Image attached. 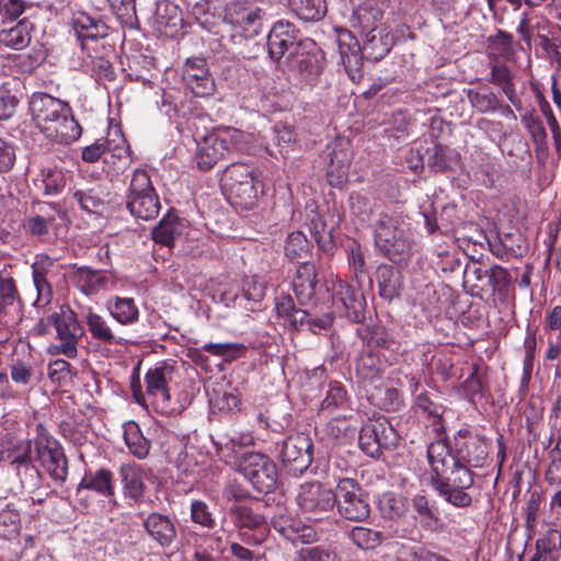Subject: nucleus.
<instances>
[{"label": "nucleus", "mask_w": 561, "mask_h": 561, "mask_svg": "<svg viewBox=\"0 0 561 561\" xmlns=\"http://www.w3.org/2000/svg\"><path fill=\"white\" fill-rule=\"evenodd\" d=\"M467 98L478 112L491 113L499 108L500 101L489 87L467 90Z\"/></svg>", "instance_id": "obj_39"}, {"label": "nucleus", "mask_w": 561, "mask_h": 561, "mask_svg": "<svg viewBox=\"0 0 561 561\" xmlns=\"http://www.w3.org/2000/svg\"><path fill=\"white\" fill-rule=\"evenodd\" d=\"M458 435L460 438H455V448L451 450L454 461L472 468L483 467L488 457L484 442L479 437H466L461 432Z\"/></svg>", "instance_id": "obj_18"}, {"label": "nucleus", "mask_w": 561, "mask_h": 561, "mask_svg": "<svg viewBox=\"0 0 561 561\" xmlns=\"http://www.w3.org/2000/svg\"><path fill=\"white\" fill-rule=\"evenodd\" d=\"M399 442V435L386 419L369 421L363 425L358 444L360 449L370 457H379L382 449H393Z\"/></svg>", "instance_id": "obj_10"}, {"label": "nucleus", "mask_w": 561, "mask_h": 561, "mask_svg": "<svg viewBox=\"0 0 561 561\" xmlns=\"http://www.w3.org/2000/svg\"><path fill=\"white\" fill-rule=\"evenodd\" d=\"M19 297V293L15 286V282L12 277L0 275V304L5 309L8 306H12L15 299Z\"/></svg>", "instance_id": "obj_61"}, {"label": "nucleus", "mask_w": 561, "mask_h": 561, "mask_svg": "<svg viewBox=\"0 0 561 561\" xmlns=\"http://www.w3.org/2000/svg\"><path fill=\"white\" fill-rule=\"evenodd\" d=\"M156 193L148 172L144 169H136L130 178L125 199Z\"/></svg>", "instance_id": "obj_49"}, {"label": "nucleus", "mask_w": 561, "mask_h": 561, "mask_svg": "<svg viewBox=\"0 0 561 561\" xmlns=\"http://www.w3.org/2000/svg\"><path fill=\"white\" fill-rule=\"evenodd\" d=\"M124 440L130 451L138 459H144L150 450V440L147 439L137 423L128 422L124 425Z\"/></svg>", "instance_id": "obj_36"}, {"label": "nucleus", "mask_w": 561, "mask_h": 561, "mask_svg": "<svg viewBox=\"0 0 561 561\" xmlns=\"http://www.w3.org/2000/svg\"><path fill=\"white\" fill-rule=\"evenodd\" d=\"M360 36L363 38L362 55L374 62L381 60L394 44V36L388 26H379L378 30Z\"/></svg>", "instance_id": "obj_21"}, {"label": "nucleus", "mask_w": 561, "mask_h": 561, "mask_svg": "<svg viewBox=\"0 0 561 561\" xmlns=\"http://www.w3.org/2000/svg\"><path fill=\"white\" fill-rule=\"evenodd\" d=\"M233 526L238 529L255 530L266 525V517L245 504H233L228 510Z\"/></svg>", "instance_id": "obj_27"}, {"label": "nucleus", "mask_w": 561, "mask_h": 561, "mask_svg": "<svg viewBox=\"0 0 561 561\" xmlns=\"http://www.w3.org/2000/svg\"><path fill=\"white\" fill-rule=\"evenodd\" d=\"M350 538L354 545L360 549H375L382 542V534L366 527H354L350 533Z\"/></svg>", "instance_id": "obj_50"}, {"label": "nucleus", "mask_w": 561, "mask_h": 561, "mask_svg": "<svg viewBox=\"0 0 561 561\" xmlns=\"http://www.w3.org/2000/svg\"><path fill=\"white\" fill-rule=\"evenodd\" d=\"M266 284L257 276H247L242 283L243 296L250 301H261L265 296Z\"/></svg>", "instance_id": "obj_59"}, {"label": "nucleus", "mask_w": 561, "mask_h": 561, "mask_svg": "<svg viewBox=\"0 0 561 561\" xmlns=\"http://www.w3.org/2000/svg\"><path fill=\"white\" fill-rule=\"evenodd\" d=\"M175 367L168 362H160L145 375L146 390L161 403L170 401L168 383L172 380Z\"/></svg>", "instance_id": "obj_20"}, {"label": "nucleus", "mask_w": 561, "mask_h": 561, "mask_svg": "<svg viewBox=\"0 0 561 561\" xmlns=\"http://www.w3.org/2000/svg\"><path fill=\"white\" fill-rule=\"evenodd\" d=\"M333 302L342 308L343 314L354 323H362L366 318V299L360 290L354 289L346 282L337 280L333 285Z\"/></svg>", "instance_id": "obj_14"}, {"label": "nucleus", "mask_w": 561, "mask_h": 561, "mask_svg": "<svg viewBox=\"0 0 561 561\" xmlns=\"http://www.w3.org/2000/svg\"><path fill=\"white\" fill-rule=\"evenodd\" d=\"M296 561H334V559L325 549L307 547L298 551Z\"/></svg>", "instance_id": "obj_64"}, {"label": "nucleus", "mask_w": 561, "mask_h": 561, "mask_svg": "<svg viewBox=\"0 0 561 561\" xmlns=\"http://www.w3.org/2000/svg\"><path fill=\"white\" fill-rule=\"evenodd\" d=\"M356 334L368 347L389 348L393 343L389 332L380 325H366L358 328Z\"/></svg>", "instance_id": "obj_44"}, {"label": "nucleus", "mask_w": 561, "mask_h": 561, "mask_svg": "<svg viewBox=\"0 0 561 561\" xmlns=\"http://www.w3.org/2000/svg\"><path fill=\"white\" fill-rule=\"evenodd\" d=\"M491 82L500 85L508 100L514 103L515 89L511 71L505 65H494L492 67Z\"/></svg>", "instance_id": "obj_54"}, {"label": "nucleus", "mask_w": 561, "mask_h": 561, "mask_svg": "<svg viewBox=\"0 0 561 561\" xmlns=\"http://www.w3.org/2000/svg\"><path fill=\"white\" fill-rule=\"evenodd\" d=\"M454 151L444 145L435 144L426 149L427 164L434 172H444L450 168Z\"/></svg>", "instance_id": "obj_46"}, {"label": "nucleus", "mask_w": 561, "mask_h": 561, "mask_svg": "<svg viewBox=\"0 0 561 561\" xmlns=\"http://www.w3.org/2000/svg\"><path fill=\"white\" fill-rule=\"evenodd\" d=\"M48 321L55 327L59 344L48 347L51 355L62 354L68 358H76L78 355V343L83 335V328L77 320L75 312L58 313L54 312L48 317Z\"/></svg>", "instance_id": "obj_9"}, {"label": "nucleus", "mask_w": 561, "mask_h": 561, "mask_svg": "<svg viewBox=\"0 0 561 561\" xmlns=\"http://www.w3.org/2000/svg\"><path fill=\"white\" fill-rule=\"evenodd\" d=\"M32 23L27 19L19 21L14 26L0 31V43L20 50L31 42Z\"/></svg>", "instance_id": "obj_30"}, {"label": "nucleus", "mask_w": 561, "mask_h": 561, "mask_svg": "<svg viewBox=\"0 0 561 561\" xmlns=\"http://www.w3.org/2000/svg\"><path fill=\"white\" fill-rule=\"evenodd\" d=\"M432 488L437 494L444 499L448 504H451L458 508L469 507L472 503V497L467 493L468 489H460L458 486H451L447 482L434 483L431 482Z\"/></svg>", "instance_id": "obj_38"}, {"label": "nucleus", "mask_w": 561, "mask_h": 561, "mask_svg": "<svg viewBox=\"0 0 561 561\" xmlns=\"http://www.w3.org/2000/svg\"><path fill=\"white\" fill-rule=\"evenodd\" d=\"M488 283L493 291L506 296L512 284V277L507 270L500 265H494L488 270Z\"/></svg>", "instance_id": "obj_53"}, {"label": "nucleus", "mask_w": 561, "mask_h": 561, "mask_svg": "<svg viewBox=\"0 0 561 561\" xmlns=\"http://www.w3.org/2000/svg\"><path fill=\"white\" fill-rule=\"evenodd\" d=\"M550 463L546 470V480L550 484L561 482V449L559 444L550 451Z\"/></svg>", "instance_id": "obj_62"}, {"label": "nucleus", "mask_w": 561, "mask_h": 561, "mask_svg": "<svg viewBox=\"0 0 561 561\" xmlns=\"http://www.w3.org/2000/svg\"><path fill=\"white\" fill-rule=\"evenodd\" d=\"M318 279L313 263L304 261L299 264L293 279V289L300 305L309 304L316 295Z\"/></svg>", "instance_id": "obj_23"}, {"label": "nucleus", "mask_w": 561, "mask_h": 561, "mask_svg": "<svg viewBox=\"0 0 561 561\" xmlns=\"http://www.w3.org/2000/svg\"><path fill=\"white\" fill-rule=\"evenodd\" d=\"M462 389L466 397L474 402L477 399L484 397L488 390V383L485 380V373L480 365H473L472 371L462 383Z\"/></svg>", "instance_id": "obj_43"}, {"label": "nucleus", "mask_w": 561, "mask_h": 561, "mask_svg": "<svg viewBox=\"0 0 561 561\" xmlns=\"http://www.w3.org/2000/svg\"><path fill=\"white\" fill-rule=\"evenodd\" d=\"M412 507L417 513L423 527L428 529H436L438 527L439 518L434 514L425 495H414L412 499Z\"/></svg>", "instance_id": "obj_52"}, {"label": "nucleus", "mask_w": 561, "mask_h": 561, "mask_svg": "<svg viewBox=\"0 0 561 561\" xmlns=\"http://www.w3.org/2000/svg\"><path fill=\"white\" fill-rule=\"evenodd\" d=\"M71 278L87 295L95 294L107 283V278L101 271L92 270L88 266L77 267L72 272Z\"/></svg>", "instance_id": "obj_31"}, {"label": "nucleus", "mask_w": 561, "mask_h": 561, "mask_svg": "<svg viewBox=\"0 0 561 561\" xmlns=\"http://www.w3.org/2000/svg\"><path fill=\"white\" fill-rule=\"evenodd\" d=\"M34 445L36 457L49 477L64 482L68 476V460L59 442L42 424L37 425Z\"/></svg>", "instance_id": "obj_7"}, {"label": "nucleus", "mask_w": 561, "mask_h": 561, "mask_svg": "<svg viewBox=\"0 0 561 561\" xmlns=\"http://www.w3.org/2000/svg\"><path fill=\"white\" fill-rule=\"evenodd\" d=\"M377 252L399 268L405 267L413 256L414 240L402 216L380 213L371 224Z\"/></svg>", "instance_id": "obj_2"}, {"label": "nucleus", "mask_w": 561, "mask_h": 561, "mask_svg": "<svg viewBox=\"0 0 561 561\" xmlns=\"http://www.w3.org/2000/svg\"><path fill=\"white\" fill-rule=\"evenodd\" d=\"M71 376V365L65 359L58 358L49 363L48 377L53 382L61 383Z\"/></svg>", "instance_id": "obj_63"}, {"label": "nucleus", "mask_w": 561, "mask_h": 561, "mask_svg": "<svg viewBox=\"0 0 561 561\" xmlns=\"http://www.w3.org/2000/svg\"><path fill=\"white\" fill-rule=\"evenodd\" d=\"M53 265L54 260L46 254L37 255L35 262L32 264L33 283L37 291L35 300L36 307H45L50 304L53 299V288L47 280V273Z\"/></svg>", "instance_id": "obj_22"}, {"label": "nucleus", "mask_w": 561, "mask_h": 561, "mask_svg": "<svg viewBox=\"0 0 561 561\" xmlns=\"http://www.w3.org/2000/svg\"><path fill=\"white\" fill-rule=\"evenodd\" d=\"M30 111L36 128L54 142L69 145L82 134L69 104L47 93L33 94Z\"/></svg>", "instance_id": "obj_1"}, {"label": "nucleus", "mask_w": 561, "mask_h": 561, "mask_svg": "<svg viewBox=\"0 0 561 561\" xmlns=\"http://www.w3.org/2000/svg\"><path fill=\"white\" fill-rule=\"evenodd\" d=\"M110 192L106 185L94 183L73 192V198L87 213L102 214L106 207Z\"/></svg>", "instance_id": "obj_24"}, {"label": "nucleus", "mask_w": 561, "mask_h": 561, "mask_svg": "<svg viewBox=\"0 0 561 561\" xmlns=\"http://www.w3.org/2000/svg\"><path fill=\"white\" fill-rule=\"evenodd\" d=\"M288 71L294 79V85L313 87L322 72V57L318 53L296 50L286 59Z\"/></svg>", "instance_id": "obj_13"}, {"label": "nucleus", "mask_w": 561, "mask_h": 561, "mask_svg": "<svg viewBox=\"0 0 561 561\" xmlns=\"http://www.w3.org/2000/svg\"><path fill=\"white\" fill-rule=\"evenodd\" d=\"M427 459L432 469L431 482H447L451 486L470 489L474 483L472 467L455 462L451 448L445 440H436L427 447Z\"/></svg>", "instance_id": "obj_3"}, {"label": "nucleus", "mask_w": 561, "mask_h": 561, "mask_svg": "<svg viewBox=\"0 0 561 561\" xmlns=\"http://www.w3.org/2000/svg\"><path fill=\"white\" fill-rule=\"evenodd\" d=\"M121 477L127 495L134 501L140 500L145 492L142 469L137 465H124L121 467Z\"/></svg>", "instance_id": "obj_35"}, {"label": "nucleus", "mask_w": 561, "mask_h": 561, "mask_svg": "<svg viewBox=\"0 0 561 561\" xmlns=\"http://www.w3.org/2000/svg\"><path fill=\"white\" fill-rule=\"evenodd\" d=\"M379 296L386 300L398 298L403 288L400 270L388 264H380L376 271Z\"/></svg>", "instance_id": "obj_25"}, {"label": "nucleus", "mask_w": 561, "mask_h": 561, "mask_svg": "<svg viewBox=\"0 0 561 561\" xmlns=\"http://www.w3.org/2000/svg\"><path fill=\"white\" fill-rule=\"evenodd\" d=\"M233 149L230 130L206 135L198 144L196 163L199 170L209 171Z\"/></svg>", "instance_id": "obj_12"}, {"label": "nucleus", "mask_w": 561, "mask_h": 561, "mask_svg": "<svg viewBox=\"0 0 561 561\" xmlns=\"http://www.w3.org/2000/svg\"><path fill=\"white\" fill-rule=\"evenodd\" d=\"M0 461L13 466L18 476H39V471L33 465L32 442L22 439L18 442L7 440L0 445Z\"/></svg>", "instance_id": "obj_15"}, {"label": "nucleus", "mask_w": 561, "mask_h": 561, "mask_svg": "<svg viewBox=\"0 0 561 561\" xmlns=\"http://www.w3.org/2000/svg\"><path fill=\"white\" fill-rule=\"evenodd\" d=\"M83 490H92L104 496L113 495V473L107 469H100L94 474H85L77 488V493Z\"/></svg>", "instance_id": "obj_33"}, {"label": "nucleus", "mask_w": 561, "mask_h": 561, "mask_svg": "<svg viewBox=\"0 0 561 561\" xmlns=\"http://www.w3.org/2000/svg\"><path fill=\"white\" fill-rule=\"evenodd\" d=\"M335 506L341 517L351 522H364L370 515L367 493L354 479H341L335 486Z\"/></svg>", "instance_id": "obj_5"}, {"label": "nucleus", "mask_w": 561, "mask_h": 561, "mask_svg": "<svg viewBox=\"0 0 561 561\" xmlns=\"http://www.w3.org/2000/svg\"><path fill=\"white\" fill-rule=\"evenodd\" d=\"M291 11L302 21L314 22L327 13L325 0H288Z\"/></svg>", "instance_id": "obj_37"}, {"label": "nucleus", "mask_w": 561, "mask_h": 561, "mask_svg": "<svg viewBox=\"0 0 561 561\" xmlns=\"http://www.w3.org/2000/svg\"><path fill=\"white\" fill-rule=\"evenodd\" d=\"M381 360L370 350L363 351L356 358V374L363 380H375L381 375Z\"/></svg>", "instance_id": "obj_41"}, {"label": "nucleus", "mask_w": 561, "mask_h": 561, "mask_svg": "<svg viewBox=\"0 0 561 561\" xmlns=\"http://www.w3.org/2000/svg\"><path fill=\"white\" fill-rule=\"evenodd\" d=\"M238 470L259 493L268 494L277 486L276 463L265 454L254 451L242 454L238 460Z\"/></svg>", "instance_id": "obj_4"}, {"label": "nucleus", "mask_w": 561, "mask_h": 561, "mask_svg": "<svg viewBox=\"0 0 561 561\" xmlns=\"http://www.w3.org/2000/svg\"><path fill=\"white\" fill-rule=\"evenodd\" d=\"M126 208L129 213L142 220H151L156 218L160 211V201L156 193L136 196L126 199Z\"/></svg>", "instance_id": "obj_29"}, {"label": "nucleus", "mask_w": 561, "mask_h": 561, "mask_svg": "<svg viewBox=\"0 0 561 561\" xmlns=\"http://www.w3.org/2000/svg\"><path fill=\"white\" fill-rule=\"evenodd\" d=\"M107 2L123 24L131 26L137 21L136 0H107Z\"/></svg>", "instance_id": "obj_56"}, {"label": "nucleus", "mask_w": 561, "mask_h": 561, "mask_svg": "<svg viewBox=\"0 0 561 561\" xmlns=\"http://www.w3.org/2000/svg\"><path fill=\"white\" fill-rule=\"evenodd\" d=\"M379 510L388 519H400L408 513V500L402 495L387 492L379 500Z\"/></svg>", "instance_id": "obj_40"}, {"label": "nucleus", "mask_w": 561, "mask_h": 561, "mask_svg": "<svg viewBox=\"0 0 561 561\" xmlns=\"http://www.w3.org/2000/svg\"><path fill=\"white\" fill-rule=\"evenodd\" d=\"M276 308L279 316L284 317L295 329H299L304 325L308 327L310 318L309 311L297 308L290 297L278 302Z\"/></svg>", "instance_id": "obj_48"}, {"label": "nucleus", "mask_w": 561, "mask_h": 561, "mask_svg": "<svg viewBox=\"0 0 561 561\" xmlns=\"http://www.w3.org/2000/svg\"><path fill=\"white\" fill-rule=\"evenodd\" d=\"M226 193L231 205L240 209L250 210L257 204L262 188L260 187V182L254 178L243 182V184H234V187Z\"/></svg>", "instance_id": "obj_26"}, {"label": "nucleus", "mask_w": 561, "mask_h": 561, "mask_svg": "<svg viewBox=\"0 0 561 561\" xmlns=\"http://www.w3.org/2000/svg\"><path fill=\"white\" fill-rule=\"evenodd\" d=\"M20 527V515L9 507L0 511V536L10 538L18 534Z\"/></svg>", "instance_id": "obj_60"}, {"label": "nucleus", "mask_w": 561, "mask_h": 561, "mask_svg": "<svg viewBox=\"0 0 561 561\" xmlns=\"http://www.w3.org/2000/svg\"><path fill=\"white\" fill-rule=\"evenodd\" d=\"M297 34L295 26L288 21H277L267 35L268 55L274 61L280 58L295 46Z\"/></svg>", "instance_id": "obj_19"}, {"label": "nucleus", "mask_w": 561, "mask_h": 561, "mask_svg": "<svg viewBox=\"0 0 561 561\" xmlns=\"http://www.w3.org/2000/svg\"><path fill=\"white\" fill-rule=\"evenodd\" d=\"M346 403V391L339 382H331L325 398L321 403L322 411L332 412Z\"/></svg>", "instance_id": "obj_58"}, {"label": "nucleus", "mask_w": 561, "mask_h": 561, "mask_svg": "<svg viewBox=\"0 0 561 561\" xmlns=\"http://www.w3.org/2000/svg\"><path fill=\"white\" fill-rule=\"evenodd\" d=\"M263 15L262 9L232 0L225 7L224 22L232 27L233 36L249 39L262 32Z\"/></svg>", "instance_id": "obj_8"}, {"label": "nucleus", "mask_w": 561, "mask_h": 561, "mask_svg": "<svg viewBox=\"0 0 561 561\" xmlns=\"http://www.w3.org/2000/svg\"><path fill=\"white\" fill-rule=\"evenodd\" d=\"M297 503L311 518L321 519L335 506V490L332 491L319 482L305 483L300 486Z\"/></svg>", "instance_id": "obj_11"}, {"label": "nucleus", "mask_w": 561, "mask_h": 561, "mask_svg": "<svg viewBox=\"0 0 561 561\" xmlns=\"http://www.w3.org/2000/svg\"><path fill=\"white\" fill-rule=\"evenodd\" d=\"M310 229L319 248L329 250L332 247V230L328 229L327 222L322 216L316 214L311 218Z\"/></svg>", "instance_id": "obj_57"}, {"label": "nucleus", "mask_w": 561, "mask_h": 561, "mask_svg": "<svg viewBox=\"0 0 561 561\" xmlns=\"http://www.w3.org/2000/svg\"><path fill=\"white\" fill-rule=\"evenodd\" d=\"M87 324L92 337L104 344L124 345L127 342L124 337L116 336L107 322L96 313L89 312Z\"/></svg>", "instance_id": "obj_34"}, {"label": "nucleus", "mask_w": 561, "mask_h": 561, "mask_svg": "<svg viewBox=\"0 0 561 561\" xmlns=\"http://www.w3.org/2000/svg\"><path fill=\"white\" fill-rule=\"evenodd\" d=\"M311 244L301 231L289 233L285 241V255L293 262L306 260L309 256Z\"/></svg>", "instance_id": "obj_42"}, {"label": "nucleus", "mask_w": 561, "mask_h": 561, "mask_svg": "<svg viewBox=\"0 0 561 561\" xmlns=\"http://www.w3.org/2000/svg\"><path fill=\"white\" fill-rule=\"evenodd\" d=\"M108 310L114 319L122 324H129L138 319V309L131 298H116L108 302Z\"/></svg>", "instance_id": "obj_47"}, {"label": "nucleus", "mask_w": 561, "mask_h": 561, "mask_svg": "<svg viewBox=\"0 0 561 561\" xmlns=\"http://www.w3.org/2000/svg\"><path fill=\"white\" fill-rule=\"evenodd\" d=\"M383 11L369 3H363L354 10L353 26L358 28L359 35L374 32L379 26H387L383 22Z\"/></svg>", "instance_id": "obj_28"}, {"label": "nucleus", "mask_w": 561, "mask_h": 561, "mask_svg": "<svg viewBox=\"0 0 561 561\" xmlns=\"http://www.w3.org/2000/svg\"><path fill=\"white\" fill-rule=\"evenodd\" d=\"M183 80L194 95L203 98L210 95L215 90L207 62L204 58H188L183 67Z\"/></svg>", "instance_id": "obj_17"}, {"label": "nucleus", "mask_w": 561, "mask_h": 561, "mask_svg": "<svg viewBox=\"0 0 561 561\" xmlns=\"http://www.w3.org/2000/svg\"><path fill=\"white\" fill-rule=\"evenodd\" d=\"M142 520V527L149 538L160 548H170L178 537L175 520L168 514L151 512L145 516L139 514Z\"/></svg>", "instance_id": "obj_16"}, {"label": "nucleus", "mask_w": 561, "mask_h": 561, "mask_svg": "<svg viewBox=\"0 0 561 561\" xmlns=\"http://www.w3.org/2000/svg\"><path fill=\"white\" fill-rule=\"evenodd\" d=\"M181 222L179 217L169 211L151 232L156 243L172 247L176 236L181 234Z\"/></svg>", "instance_id": "obj_32"}, {"label": "nucleus", "mask_w": 561, "mask_h": 561, "mask_svg": "<svg viewBox=\"0 0 561 561\" xmlns=\"http://www.w3.org/2000/svg\"><path fill=\"white\" fill-rule=\"evenodd\" d=\"M191 519L194 524L207 529L216 526V519L209 506L202 500H194L191 503Z\"/></svg>", "instance_id": "obj_55"}, {"label": "nucleus", "mask_w": 561, "mask_h": 561, "mask_svg": "<svg viewBox=\"0 0 561 561\" xmlns=\"http://www.w3.org/2000/svg\"><path fill=\"white\" fill-rule=\"evenodd\" d=\"M253 168L243 163H231L228 165L221 179L222 188L227 192L232 190L236 185L243 184L251 179H254Z\"/></svg>", "instance_id": "obj_45"}, {"label": "nucleus", "mask_w": 561, "mask_h": 561, "mask_svg": "<svg viewBox=\"0 0 561 561\" xmlns=\"http://www.w3.org/2000/svg\"><path fill=\"white\" fill-rule=\"evenodd\" d=\"M275 450L283 468L293 476L304 473L313 459V444L304 434L290 435L275 443Z\"/></svg>", "instance_id": "obj_6"}, {"label": "nucleus", "mask_w": 561, "mask_h": 561, "mask_svg": "<svg viewBox=\"0 0 561 561\" xmlns=\"http://www.w3.org/2000/svg\"><path fill=\"white\" fill-rule=\"evenodd\" d=\"M340 54L342 58V62L344 65L345 70L350 75V77L354 80L356 76H360L359 71L363 65V58L365 56L362 55V48L357 42H355V47L351 46L344 47L342 44L340 45Z\"/></svg>", "instance_id": "obj_51"}]
</instances>
